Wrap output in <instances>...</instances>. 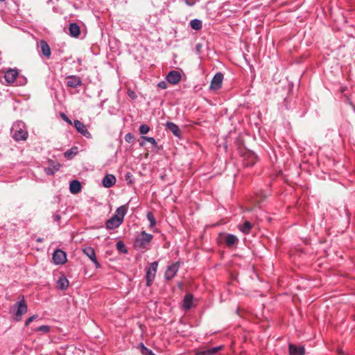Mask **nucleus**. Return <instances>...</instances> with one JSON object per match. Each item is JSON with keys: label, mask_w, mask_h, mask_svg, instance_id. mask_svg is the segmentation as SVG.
Instances as JSON below:
<instances>
[{"label": "nucleus", "mask_w": 355, "mask_h": 355, "mask_svg": "<svg viewBox=\"0 0 355 355\" xmlns=\"http://www.w3.org/2000/svg\"><path fill=\"white\" fill-rule=\"evenodd\" d=\"M128 209V205H123L118 207L115 211V214L113 215L114 216H116L118 219L121 220V223L123 222L124 217L127 214Z\"/></svg>", "instance_id": "18"}, {"label": "nucleus", "mask_w": 355, "mask_h": 355, "mask_svg": "<svg viewBox=\"0 0 355 355\" xmlns=\"http://www.w3.org/2000/svg\"><path fill=\"white\" fill-rule=\"evenodd\" d=\"M40 47L43 55L49 58L51 54V51L48 43L45 40H41L40 42Z\"/></svg>", "instance_id": "20"}, {"label": "nucleus", "mask_w": 355, "mask_h": 355, "mask_svg": "<svg viewBox=\"0 0 355 355\" xmlns=\"http://www.w3.org/2000/svg\"><path fill=\"white\" fill-rule=\"evenodd\" d=\"M223 80V74L220 72L216 73L213 77L210 85L209 89L216 91L222 87Z\"/></svg>", "instance_id": "6"}, {"label": "nucleus", "mask_w": 355, "mask_h": 355, "mask_svg": "<svg viewBox=\"0 0 355 355\" xmlns=\"http://www.w3.org/2000/svg\"><path fill=\"white\" fill-rule=\"evenodd\" d=\"M288 352L289 355H304L305 349L303 346H297L290 343L288 345Z\"/></svg>", "instance_id": "15"}, {"label": "nucleus", "mask_w": 355, "mask_h": 355, "mask_svg": "<svg viewBox=\"0 0 355 355\" xmlns=\"http://www.w3.org/2000/svg\"><path fill=\"white\" fill-rule=\"evenodd\" d=\"M60 218H61V216L60 215V214L58 212L53 214V219L55 222H59Z\"/></svg>", "instance_id": "40"}, {"label": "nucleus", "mask_w": 355, "mask_h": 355, "mask_svg": "<svg viewBox=\"0 0 355 355\" xmlns=\"http://www.w3.org/2000/svg\"><path fill=\"white\" fill-rule=\"evenodd\" d=\"M42 241V239H40V238H39V239H37V242H41Z\"/></svg>", "instance_id": "47"}, {"label": "nucleus", "mask_w": 355, "mask_h": 355, "mask_svg": "<svg viewBox=\"0 0 355 355\" xmlns=\"http://www.w3.org/2000/svg\"><path fill=\"white\" fill-rule=\"evenodd\" d=\"M166 128L168 129L175 136L180 137V130L178 125L173 122L167 121L166 123Z\"/></svg>", "instance_id": "21"}, {"label": "nucleus", "mask_w": 355, "mask_h": 355, "mask_svg": "<svg viewBox=\"0 0 355 355\" xmlns=\"http://www.w3.org/2000/svg\"><path fill=\"white\" fill-rule=\"evenodd\" d=\"M252 225L250 222L245 221L242 225L239 226V230L244 234H248L250 233Z\"/></svg>", "instance_id": "28"}, {"label": "nucleus", "mask_w": 355, "mask_h": 355, "mask_svg": "<svg viewBox=\"0 0 355 355\" xmlns=\"http://www.w3.org/2000/svg\"><path fill=\"white\" fill-rule=\"evenodd\" d=\"M11 135L16 141L26 140L28 134L25 123L22 121L15 122L11 128Z\"/></svg>", "instance_id": "1"}, {"label": "nucleus", "mask_w": 355, "mask_h": 355, "mask_svg": "<svg viewBox=\"0 0 355 355\" xmlns=\"http://www.w3.org/2000/svg\"><path fill=\"white\" fill-rule=\"evenodd\" d=\"M153 239V236L145 231L141 232L135 241L134 246L138 250H144L148 248Z\"/></svg>", "instance_id": "2"}, {"label": "nucleus", "mask_w": 355, "mask_h": 355, "mask_svg": "<svg viewBox=\"0 0 355 355\" xmlns=\"http://www.w3.org/2000/svg\"><path fill=\"white\" fill-rule=\"evenodd\" d=\"M58 286L61 290H66L69 287V281L64 276H61L58 280Z\"/></svg>", "instance_id": "25"}, {"label": "nucleus", "mask_w": 355, "mask_h": 355, "mask_svg": "<svg viewBox=\"0 0 355 355\" xmlns=\"http://www.w3.org/2000/svg\"><path fill=\"white\" fill-rule=\"evenodd\" d=\"M180 266V263L178 261L168 266L165 272V279L167 280L172 279L176 275Z\"/></svg>", "instance_id": "7"}, {"label": "nucleus", "mask_w": 355, "mask_h": 355, "mask_svg": "<svg viewBox=\"0 0 355 355\" xmlns=\"http://www.w3.org/2000/svg\"><path fill=\"white\" fill-rule=\"evenodd\" d=\"M141 139L150 143L153 145V146L157 147V143L154 137L142 136Z\"/></svg>", "instance_id": "34"}, {"label": "nucleus", "mask_w": 355, "mask_h": 355, "mask_svg": "<svg viewBox=\"0 0 355 355\" xmlns=\"http://www.w3.org/2000/svg\"><path fill=\"white\" fill-rule=\"evenodd\" d=\"M70 192L73 194H76L81 190V184L78 180H74L70 182L69 184Z\"/></svg>", "instance_id": "24"}, {"label": "nucleus", "mask_w": 355, "mask_h": 355, "mask_svg": "<svg viewBox=\"0 0 355 355\" xmlns=\"http://www.w3.org/2000/svg\"><path fill=\"white\" fill-rule=\"evenodd\" d=\"M62 116L63 118V119L67 122L68 123L71 124V121H70V119L64 114H62Z\"/></svg>", "instance_id": "41"}, {"label": "nucleus", "mask_w": 355, "mask_h": 355, "mask_svg": "<svg viewBox=\"0 0 355 355\" xmlns=\"http://www.w3.org/2000/svg\"><path fill=\"white\" fill-rule=\"evenodd\" d=\"M78 154V147L73 146L67 150L64 153V157L67 159H71L74 156Z\"/></svg>", "instance_id": "27"}, {"label": "nucleus", "mask_w": 355, "mask_h": 355, "mask_svg": "<svg viewBox=\"0 0 355 355\" xmlns=\"http://www.w3.org/2000/svg\"><path fill=\"white\" fill-rule=\"evenodd\" d=\"M125 180L128 182L129 184H132L133 180L132 173L130 172L126 173L125 175Z\"/></svg>", "instance_id": "37"}, {"label": "nucleus", "mask_w": 355, "mask_h": 355, "mask_svg": "<svg viewBox=\"0 0 355 355\" xmlns=\"http://www.w3.org/2000/svg\"><path fill=\"white\" fill-rule=\"evenodd\" d=\"M122 224L121 220L118 219L116 216H112L106 221L105 227L107 230H114L119 227Z\"/></svg>", "instance_id": "16"}, {"label": "nucleus", "mask_w": 355, "mask_h": 355, "mask_svg": "<svg viewBox=\"0 0 355 355\" xmlns=\"http://www.w3.org/2000/svg\"><path fill=\"white\" fill-rule=\"evenodd\" d=\"M60 168V164L58 162L49 160L48 166L44 168L46 175H54Z\"/></svg>", "instance_id": "11"}, {"label": "nucleus", "mask_w": 355, "mask_h": 355, "mask_svg": "<svg viewBox=\"0 0 355 355\" xmlns=\"http://www.w3.org/2000/svg\"><path fill=\"white\" fill-rule=\"evenodd\" d=\"M83 253L94 263L96 268H100L101 265L97 260L95 251L92 247H86L83 249Z\"/></svg>", "instance_id": "9"}, {"label": "nucleus", "mask_w": 355, "mask_h": 355, "mask_svg": "<svg viewBox=\"0 0 355 355\" xmlns=\"http://www.w3.org/2000/svg\"><path fill=\"white\" fill-rule=\"evenodd\" d=\"M37 331L44 333H48L50 331V327L48 325H42L37 329Z\"/></svg>", "instance_id": "36"}, {"label": "nucleus", "mask_w": 355, "mask_h": 355, "mask_svg": "<svg viewBox=\"0 0 355 355\" xmlns=\"http://www.w3.org/2000/svg\"><path fill=\"white\" fill-rule=\"evenodd\" d=\"M116 249L120 252H122V253H127L128 252V250H127V248L125 245V243L121 241H119L116 243Z\"/></svg>", "instance_id": "32"}, {"label": "nucleus", "mask_w": 355, "mask_h": 355, "mask_svg": "<svg viewBox=\"0 0 355 355\" xmlns=\"http://www.w3.org/2000/svg\"><path fill=\"white\" fill-rule=\"evenodd\" d=\"M83 83L82 79L77 76L70 75L67 77V86L71 88H77Z\"/></svg>", "instance_id": "10"}, {"label": "nucleus", "mask_w": 355, "mask_h": 355, "mask_svg": "<svg viewBox=\"0 0 355 355\" xmlns=\"http://www.w3.org/2000/svg\"><path fill=\"white\" fill-rule=\"evenodd\" d=\"M221 348H222V346L209 348L207 349L202 350V351L200 352L199 354L200 355H214V354H216Z\"/></svg>", "instance_id": "26"}, {"label": "nucleus", "mask_w": 355, "mask_h": 355, "mask_svg": "<svg viewBox=\"0 0 355 355\" xmlns=\"http://www.w3.org/2000/svg\"><path fill=\"white\" fill-rule=\"evenodd\" d=\"M129 96H130V97L134 98L135 95V93H134L133 92H132V93H131V94H129Z\"/></svg>", "instance_id": "45"}, {"label": "nucleus", "mask_w": 355, "mask_h": 355, "mask_svg": "<svg viewBox=\"0 0 355 355\" xmlns=\"http://www.w3.org/2000/svg\"><path fill=\"white\" fill-rule=\"evenodd\" d=\"M74 127L77 130L78 132H80L81 135L85 136L86 138H91L92 135L91 133L87 130L85 125L83 123L79 120H75L73 121Z\"/></svg>", "instance_id": "12"}, {"label": "nucleus", "mask_w": 355, "mask_h": 355, "mask_svg": "<svg viewBox=\"0 0 355 355\" xmlns=\"http://www.w3.org/2000/svg\"><path fill=\"white\" fill-rule=\"evenodd\" d=\"M267 198V194L263 191H259L256 193L254 201L259 204Z\"/></svg>", "instance_id": "29"}, {"label": "nucleus", "mask_w": 355, "mask_h": 355, "mask_svg": "<svg viewBox=\"0 0 355 355\" xmlns=\"http://www.w3.org/2000/svg\"><path fill=\"white\" fill-rule=\"evenodd\" d=\"M53 261L56 265H62L67 262V254L62 250L57 249L53 254Z\"/></svg>", "instance_id": "5"}, {"label": "nucleus", "mask_w": 355, "mask_h": 355, "mask_svg": "<svg viewBox=\"0 0 355 355\" xmlns=\"http://www.w3.org/2000/svg\"><path fill=\"white\" fill-rule=\"evenodd\" d=\"M186 3L188 5V6H192L194 3L193 2H189L188 1H186Z\"/></svg>", "instance_id": "44"}, {"label": "nucleus", "mask_w": 355, "mask_h": 355, "mask_svg": "<svg viewBox=\"0 0 355 355\" xmlns=\"http://www.w3.org/2000/svg\"><path fill=\"white\" fill-rule=\"evenodd\" d=\"M225 243L227 247L232 248L238 244L239 239L234 234H227L225 235Z\"/></svg>", "instance_id": "17"}, {"label": "nucleus", "mask_w": 355, "mask_h": 355, "mask_svg": "<svg viewBox=\"0 0 355 355\" xmlns=\"http://www.w3.org/2000/svg\"><path fill=\"white\" fill-rule=\"evenodd\" d=\"M193 296L191 293L185 295L183 299V307L186 310L190 309L193 306Z\"/></svg>", "instance_id": "23"}, {"label": "nucleus", "mask_w": 355, "mask_h": 355, "mask_svg": "<svg viewBox=\"0 0 355 355\" xmlns=\"http://www.w3.org/2000/svg\"><path fill=\"white\" fill-rule=\"evenodd\" d=\"M148 220L150 222V228H153L156 225V219L152 212H148L146 215Z\"/></svg>", "instance_id": "31"}, {"label": "nucleus", "mask_w": 355, "mask_h": 355, "mask_svg": "<svg viewBox=\"0 0 355 355\" xmlns=\"http://www.w3.org/2000/svg\"><path fill=\"white\" fill-rule=\"evenodd\" d=\"M14 307L16 308L15 319L16 320L19 321L21 320L22 315L26 313L28 311V306L24 297H22L21 301L17 302L15 304Z\"/></svg>", "instance_id": "3"}, {"label": "nucleus", "mask_w": 355, "mask_h": 355, "mask_svg": "<svg viewBox=\"0 0 355 355\" xmlns=\"http://www.w3.org/2000/svg\"><path fill=\"white\" fill-rule=\"evenodd\" d=\"M125 141L128 143H132L134 141V136L132 133L128 132L125 135Z\"/></svg>", "instance_id": "35"}, {"label": "nucleus", "mask_w": 355, "mask_h": 355, "mask_svg": "<svg viewBox=\"0 0 355 355\" xmlns=\"http://www.w3.org/2000/svg\"><path fill=\"white\" fill-rule=\"evenodd\" d=\"M196 47V50L198 51H199L202 47V45H201V44H197Z\"/></svg>", "instance_id": "42"}, {"label": "nucleus", "mask_w": 355, "mask_h": 355, "mask_svg": "<svg viewBox=\"0 0 355 355\" xmlns=\"http://www.w3.org/2000/svg\"><path fill=\"white\" fill-rule=\"evenodd\" d=\"M139 144H140V146H141V147H143V146H144V145H145V142H144V141H141V142L139 143Z\"/></svg>", "instance_id": "46"}, {"label": "nucleus", "mask_w": 355, "mask_h": 355, "mask_svg": "<svg viewBox=\"0 0 355 355\" xmlns=\"http://www.w3.org/2000/svg\"><path fill=\"white\" fill-rule=\"evenodd\" d=\"M69 35L73 37H78L80 34V26L76 23H71L69 27Z\"/></svg>", "instance_id": "22"}, {"label": "nucleus", "mask_w": 355, "mask_h": 355, "mask_svg": "<svg viewBox=\"0 0 355 355\" xmlns=\"http://www.w3.org/2000/svg\"><path fill=\"white\" fill-rule=\"evenodd\" d=\"M347 89V87H341L340 89V91L341 93H344Z\"/></svg>", "instance_id": "43"}, {"label": "nucleus", "mask_w": 355, "mask_h": 355, "mask_svg": "<svg viewBox=\"0 0 355 355\" xmlns=\"http://www.w3.org/2000/svg\"><path fill=\"white\" fill-rule=\"evenodd\" d=\"M38 318V315H32L31 317L28 318L26 322H25V325L26 326H28L31 322H32L33 320H35V319H37Z\"/></svg>", "instance_id": "38"}, {"label": "nucleus", "mask_w": 355, "mask_h": 355, "mask_svg": "<svg viewBox=\"0 0 355 355\" xmlns=\"http://www.w3.org/2000/svg\"><path fill=\"white\" fill-rule=\"evenodd\" d=\"M158 267V263L157 261H154L150 263L149 266L146 268V282L147 285L150 286L152 282L154 280L155 277V273L157 272Z\"/></svg>", "instance_id": "4"}, {"label": "nucleus", "mask_w": 355, "mask_h": 355, "mask_svg": "<svg viewBox=\"0 0 355 355\" xmlns=\"http://www.w3.org/2000/svg\"><path fill=\"white\" fill-rule=\"evenodd\" d=\"M191 27L196 31H199L202 28V21L200 19H194L190 21Z\"/></svg>", "instance_id": "30"}, {"label": "nucleus", "mask_w": 355, "mask_h": 355, "mask_svg": "<svg viewBox=\"0 0 355 355\" xmlns=\"http://www.w3.org/2000/svg\"><path fill=\"white\" fill-rule=\"evenodd\" d=\"M166 80L173 85L178 84L181 79V75L178 71H171L166 77Z\"/></svg>", "instance_id": "13"}, {"label": "nucleus", "mask_w": 355, "mask_h": 355, "mask_svg": "<svg viewBox=\"0 0 355 355\" xmlns=\"http://www.w3.org/2000/svg\"><path fill=\"white\" fill-rule=\"evenodd\" d=\"M139 130L141 135H146L150 131V127L146 124H142Z\"/></svg>", "instance_id": "33"}, {"label": "nucleus", "mask_w": 355, "mask_h": 355, "mask_svg": "<svg viewBox=\"0 0 355 355\" xmlns=\"http://www.w3.org/2000/svg\"><path fill=\"white\" fill-rule=\"evenodd\" d=\"M116 183V178L114 175L107 174L106 175L102 181L103 187L105 188H110Z\"/></svg>", "instance_id": "19"}, {"label": "nucleus", "mask_w": 355, "mask_h": 355, "mask_svg": "<svg viewBox=\"0 0 355 355\" xmlns=\"http://www.w3.org/2000/svg\"><path fill=\"white\" fill-rule=\"evenodd\" d=\"M167 86H168L167 83H166V81H164V80L160 81V82H159V83H158V84H157V87H158L159 88L162 89H166V88H167Z\"/></svg>", "instance_id": "39"}, {"label": "nucleus", "mask_w": 355, "mask_h": 355, "mask_svg": "<svg viewBox=\"0 0 355 355\" xmlns=\"http://www.w3.org/2000/svg\"><path fill=\"white\" fill-rule=\"evenodd\" d=\"M18 76L19 73L17 70L10 69L6 71L4 78L6 81L10 84L14 83L16 81Z\"/></svg>", "instance_id": "14"}, {"label": "nucleus", "mask_w": 355, "mask_h": 355, "mask_svg": "<svg viewBox=\"0 0 355 355\" xmlns=\"http://www.w3.org/2000/svg\"><path fill=\"white\" fill-rule=\"evenodd\" d=\"M257 161V157L252 152H248L243 155V164L245 167L252 166Z\"/></svg>", "instance_id": "8"}]
</instances>
